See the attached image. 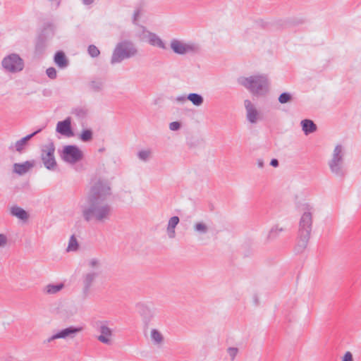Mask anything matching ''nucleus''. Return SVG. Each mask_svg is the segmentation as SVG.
<instances>
[{"label":"nucleus","mask_w":361,"mask_h":361,"mask_svg":"<svg viewBox=\"0 0 361 361\" xmlns=\"http://www.w3.org/2000/svg\"><path fill=\"white\" fill-rule=\"evenodd\" d=\"M87 265L90 269H93L92 271H101V262L98 259H90L87 262Z\"/></svg>","instance_id":"cd10ccee"},{"label":"nucleus","mask_w":361,"mask_h":361,"mask_svg":"<svg viewBox=\"0 0 361 361\" xmlns=\"http://www.w3.org/2000/svg\"><path fill=\"white\" fill-rule=\"evenodd\" d=\"M9 148L11 150H13V146H11Z\"/></svg>","instance_id":"09e8293b"},{"label":"nucleus","mask_w":361,"mask_h":361,"mask_svg":"<svg viewBox=\"0 0 361 361\" xmlns=\"http://www.w3.org/2000/svg\"><path fill=\"white\" fill-rule=\"evenodd\" d=\"M101 273V271H89L83 274L82 276V293L85 295L89 294L91 288Z\"/></svg>","instance_id":"9d476101"},{"label":"nucleus","mask_w":361,"mask_h":361,"mask_svg":"<svg viewBox=\"0 0 361 361\" xmlns=\"http://www.w3.org/2000/svg\"><path fill=\"white\" fill-rule=\"evenodd\" d=\"M176 101L180 103L185 102L188 99L185 96H179L176 97Z\"/></svg>","instance_id":"c03bdc74"},{"label":"nucleus","mask_w":361,"mask_h":361,"mask_svg":"<svg viewBox=\"0 0 361 361\" xmlns=\"http://www.w3.org/2000/svg\"><path fill=\"white\" fill-rule=\"evenodd\" d=\"M137 49L129 41H123L118 43L113 52L111 63L112 64L121 63L124 59L134 56L137 54Z\"/></svg>","instance_id":"39448f33"},{"label":"nucleus","mask_w":361,"mask_h":361,"mask_svg":"<svg viewBox=\"0 0 361 361\" xmlns=\"http://www.w3.org/2000/svg\"><path fill=\"white\" fill-rule=\"evenodd\" d=\"M136 308L139 314L142 316L144 322L147 325L154 317L152 310L149 307L142 303H138L136 305Z\"/></svg>","instance_id":"4468645a"},{"label":"nucleus","mask_w":361,"mask_h":361,"mask_svg":"<svg viewBox=\"0 0 361 361\" xmlns=\"http://www.w3.org/2000/svg\"><path fill=\"white\" fill-rule=\"evenodd\" d=\"M11 214L13 216L18 218L22 221H27L29 218L28 213L23 208L18 206H13L11 208Z\"/></svg>","instance_id":"412c9836"},{"label":"nucleus","mask_w":361,"mask_h":361,"mask_svg":"<svg viewBox=\"0 0 361 361\" xmlns=\"http://www.w3.org/2000/svg\"><path fill=\"white\" fill-rule=\"evenodd\" d=\"M7 243V238L4 234H0V246L4 247Z\"/></svg>","instance_id":"79ce46f5"},{"label":"nucleus","mask_w":361,"mask_h":361,"mask_svg":"<svg viewBox=\"0 0 361 361\" xmlns=\"http://www.w3.org/2000/svg\"><path fill=\"white\" fill-rule=\"evenodd\" d=\"M54 63L60 68H65L68 66V59L62 51H57L54 58Z\"/></svg>","instance_id":"6ab92c4d"},{"label":"nucleus","mask_w":361,"mask_h":361,"mask_svg":"<svg viewBox=\"0 0 361 361\" xmlns=\"http://www.w3.org/2000/svg\"><path fill=\"white\" fill-rule=\"evenodd\" d=\"M187 99L197 106H201L204 102L202 96L197 93L189 94L187 96Z\"/></svg>","instance_id":"b1692460"},{"label":"nucleus","mask_w":361,"mask_h":361,"mask_svg":"<svg viewBox=\"0 0 361 361\" xmlns=\"http://www.w3.org/2000/svg\"><path fill=\"white\" fill-rule=\"evenodd\" d=\"M87 112V109L83 107L76 108L73 111V114L80 118H85Z\"/></svg>","instance_id":"473e14b6"},{"label":"nucleus","mask_w":361,"mask_h":361,"mask_svg":"<svg viewBox=\"0 0 361 361\" xmlns=\"http://www.w3.org/2000/svg\"><path fill=\"white\" fill-rule=\"evenodd\" d=\"M56 130L57 133L66 137L73 136V132L71 128V118L67 117L62 121H59L56 125Z\"/></svg>","instance_id":"9b49d317"},{"label":"nucleus","mask_w":361,"mask_h":361,"mask_svg":"<svg viewBox=\"0 0 361 361\" xmlns=\"http://www.w3.org/2000/svg\"><path fill=\"white\" fill-rule=\"evenodd\" d=\"M78 247L79 245L75 235H72L70 238L66 250L68 252L76 251L78 249Z\"/></svg>","instance_id":"bb28decb"},{"label":"nucleus","mask_w":361,"mask_h":361,"mask_svg":"<svg viewBox=\"0 0 361 361\" xmlns=\"http://www.w3.org/2000/svg\"><path fill=\"white\" fill-rule=\"evenodd\" d=\"M179 221H180L179 217L177 216H174L169 219L168 225H167V228H166V232H167L169 238H175V236H176L175 228H176V226L178 224Z\"/></svg>","instance_id":"a211bd4d"},{"label":"nucleus","mask_w":361,"mask_h":361,"mask_svg":"<svg viewBox=\"0 0 361 361\" xmlns=\"http://www.w3.org/2000/svg\"><path fill=\"white\" fill-rule=\"evenodd\" d=\"M292 100V95L288 92H283L279 97V102L281 104H286Z\"/></svg>","instance_id":"72a5a7b5"},{"label":"nucleus","mask_w":361,"mask_h":361,"mask_svg":"<svg viewBox=\"0 0 361 361\" xmlns=\"http://www.w3.org/2000/svg\"><path fill=\"white\" fill-rule=\"evenodd\" d=\"M329 166L331 173L336 176L343 177L346 174L343 147L341 145H337L335 147L332 157L329 161Z\"/></svg>","instance_id":"20e7f679"},{"label":"nucleus","mask_w":361,"mask_h":361,"mask_svg":"<svg viewBox=\"0 0 361 361\" xmlns=\"http://www.w3.org/2000/svg\"><path fill=\"white\" fill-rule=\"evenodd\" d=\"M151 339L156 345H160L164 342V336L157 329H153L151 331Z\"/></svg>","instance_id":"393cba45"},{"label":"nucleus","mask_w":361,"mask_h":361,"mask_svg":"<svg viewBox=\"0 0 361 361\" xmlns=\"http://www.w3.org/2000/svg\"><path fill=\"white\" fill-rule=\"evenodd\" d=\"M238 82L254 95L262 96L269 92V82L264 74L240 77Z\"/></svg>","instance_id":"7ed1b4c3"},{"label":"nucleus","mask_w":361,"mask_h":361,"mask_svg":"<svg viewBox=\"0 0 361 361\" xmlns=\"http://www.w3.org/2000/svg\"><path fill=\"white\" fill-rule=\"evenodd\" d=\"M82 331V327L71 326L57 331L59 338L73 339L75 336Z\"/></svg>","instance_id":"f8f14e48"},{"label":"nucleus","mask_w":361,"mask_h":361,"mask_svg":"<svg viewBox=\"0 0 361 361\" xmlns=\"http://www.w3.org/2000/svg\"><path fill=\"white\" fill-rule=\"evenodd\" d=\"M193 228L194 231L199 234H206L209 231L208 226L202 221L195 223L193 226Z\"/></svg>","instance_id":"a878e982"},{"label":"nucleus","mask_w":361,"mask_h":361,"mask_svg":"<svg viewBox=\"0 0 361 361\" xmlns=\"http://www.w3.org/2000/svg\"><path fill=\"white\" fill-rule=\"evenodd\" d=\"M139 16H140V11L136 10L133 14V23L134 24H135V25L137 24V22Z\"/></svg>","instance_id":"37998d69"},{"label":"nucleus","mask_w":361,"mask_h":361,"mask_svg":"<svg viewBox=\"0 0 361 361\" xmlns=\"http://www.w3.org/2000/svg\"><path fill=\"white\" fill-rule=\"evenodd\" d=\"M180 128V123L178 121L171 122L169 124V128L171 130L175 131L179 130Z\"/></svg>","instance_id":"ea45409f"},{"label":"nucleus","mask_w":361,"mask_h":361,"mask_svg":"<svg viewBox=\"0 0 361 361\" xmlns=\"http://www.w3.org/2000/svg\"><path fill=\"white\" fill-rule=\"evenodd\" d=\"M314 211L313 207L309 204H303L302 214L299 221L298 241L295 248L298 253L302 252L307 246L312 228Z\"/></svg>","instance_id":"f03ea898"},{"label":"nucleus","mask_w":361,"mask_h":361,"mask_svg":"<svg viewBox=\"0 0 361 361\" xmlns=\"http://www.w3.org/2000/svg\"><path fill=\"white\" fill-rule=\"evenodd\" d=\"M342 361H353L352 353L349 351L346 352L343 357Z\"/></svg>","instance_id":"a19ab883"},{"label":"nucleus","mask_w":361,"mask_h":361,"mask_svg":"<svg viewBox=\"0 0 361 361\" xmlns=\"http://www.w3.org/2000/svg\"><path fill=\"white\" fill-rule=\"evenodd\" d=\"M82 3L85 5H90L94 2V0H82Z\"/></svg>","instance_id":"de8ad7c7"},{"label":"nucleus","mask_w":361,"mask_h":361,"mask_svg":"<svg viewBox=\"0 0 361 361\" xmlns=\"http://www.w3.org/2000/svg\"><path fill=\"white\" fill-rule=\"evenodd\" d=\"M46 73L47 76L51 80L56 79L57 77L56 70L54 67L48 68L46 71Z\"/></svg>","instance_id":"e433bc0d"},{"label":"nucleus","mask_w":361,"mask_h":361,"mask_svg":"<svg viewBox=\"0 0 361 361\" xmlns=\"http://www.w3.org/2000/svg\"><path fill=\"white\" fill-rule=\"evenodd\" d=\"M170 47L173 51L179 55H185L199 51V46L193 43H185L177 39L171 41Z\"/></svg>","instance_id":"0eeeda50"},{"label":"nucleus","mask_w":361,"mask_h":361,"mask_svg":"<svg viewBox=\"0 0 361 361\" xmlns=\"http://www.w3.org/2000/svg\"><path fill=\"white\" fill-rule=\"evenodd\" d=\"M283 231V228H279V226H275L271 228L270 230L269 234H268V238L269 239H274L276 238L279 233Z\"/></svg>","instance_id":"c85d7f7f"},{"label":"nucleus","mask_w":361,"mask_h":361,"mask_svg":"<svg viewBox=\"0 0 361 361\" xmlns=\"http://www.w3.org/2000/svg\"><path fill=\"white\" fill-rule=\"evenodd\" d=\"M111 194L109 180L99 178L93 182L85 198V203L81 207L84 219L87 222L97 223H104L110 219L112 207L107 200Z\"/></svg>","instance_id":"f257e3e1"},{"label":"nucleus","mask_w":361,"mask_h":361,"mask_svg":"<svg viewBox=\"0 0 361 361\" xmlns=\"http://www.w3.org/2000/svg\"><path fill=\"white\" fill-rule=\"evenodd\" d=\"M99 331L101 335L98 336V340L103 343L109 344L111 340L109 337L111 336L112 331L106 325H102Z\"/></svg>","instance_id":"aec40b11"},{"label":"nucleus","mask_w":361,"mask_h":361,"mask_svg":"<svg viewBox=\"0 0 361 361\" xmlns=\"http://www.w3.org/2000/svg\"><path fill=\"white\" fill-rule=\"evenodd\" d=\"M228 353L229 354L231 360H233L238 353V349L234 347H230L227 350Z\"/></svg>","instance_id":"58836bf2"},{"label":"nucleus","mask_w":361,"mask_h":361,"mask_svg":"<svg viewBox=\"0 0 361 361\" xmlns=\"http://www.w3.org/2000/svg\"><path fill=\"white\" fill-rule=\"evenodd\" d=\"M64 288V284L60 283L58 284L49 283L44 287L43 293L47 295H54L61 291Z\"/></svg>","instance_id":"5701e85b"},{"label":"nucleus","mask_w":361,"mask_h":361,"mask_svg":"<svg viewBox=\"0 0 361 361\" xmlns=\"http://www.w3.org/2000/svg\"><path fill=\"white\" fill-rule=\"evenodd\" d=\"M61 159L69 164H73L83 158V153L76 145H66L61 154Z\"/></svg>","instance_id":"1a4fd4ad"},{"label":"nucleus","mask_w":361,"mask_h":361,"mask_svg":"<svg viewBox=\"0 0 361 361\" xmlns=\"http://www.w3.org/2000/svg\"><path fill=\"white\" fill-rule=\"evenodd\" d=\"M279 161L276 159H272L271 160V162H270V165L274 166V167H277L279 166Z\"/></svg>","instance_id":"a18cd8bd"},{"label":"nucleus","mask_w":361,"mask_h":361,"mask_svg":"<svg viewBox=\"0 0 361 361\" xmlns=\"http://www.w3.org/2000/svg\"><path fill=\"white\" fill-rule=\"evenodd\" d=\"M33 166L34 164L29 161H26L22 164L16 163L13 164V171L19 175H23Z\"/></svg>","instance_id":"f3484780"},{"label":"nucleus","mask_w":361,"mask_h":361,"mask_svg":"<svg viewBox=\"0 0 361 361\" xmlns=\"http://www.w3.org/2000/svg\"><path fill=\"white\" fill-rule=\"evenodd\" d=\"M300 124L302 129L306 135L314 133L317 129V125L310 119L302 120Z\"/></svg>","instance_id":"4be33fe9"},{"label":"nucleus","mask_w":361,"mask_h":361,"mask_svg":"<svg viewBox=\"0 0 361 361\" xmlns=\"http://www.w3.org/2000/svg\"><path fill=\"white\" fill-rule=\"evenodd\" d=\"M87 51L88 54L94 58L97 57L100 54L99 49L93 44H91L88 47Z\"/></svg>","instance_id":"c9c22d12"},{"label":"nucleus","mask_w":361,"mask_h":361,"mask_svg":"<svg viewBox=\"0 0 361 361\" xmlns=\"http://www.w3.org/2000/svg\"><path fill=\"white\" fill-rule=\"evenodd\" d=\"M142 28L144 30V37L147 39L149 44L163 49H166L164 42L158 35L149 31H146L144 27H142Z\"/></svg>","instance_id":"ddd939ff"},{"label":"nucleus","mask_w":361,"mask_h":361,"mask_svg":"<svg viewBox=\"0 0 361 361\" xmlns=\"http://www.w3.org/2000/svg\"><path fill=\"white\" fill-rule=\"evenodd\" d=\"M3 68L8 72L17 73L23 69V60L17 54H11L4 57L1 62Z\"/></svg>","instance_id":"423d86ee"},{"label":"nucleus","mask_w":361,"mask_h":361,"mask_svg":"<svg viewBox=\"0 0 361 361\" xmlns=\"http://www.w3.org/2000/svg\"><path fill=\"white\" fill-rule=\"evenodd\" d=\"M46 47V42L43 37L40 36L38 37L36 43V49L38 51H42Z\"/></svg>","instance_id":"f704fd0d"},{"label":"nucleus","mask_w":361,"mask_h":361,"mask_svg":"<svg viewBox=\"0 0 361 361\" xmlns=\"http://www.w3.org/2000/svg\"><path fill=\"white\" fill-rule=\"evenodd\" d=\"M103 82L102 80H93L90 83V87L94 92H99L102 89Z\"/></svg>","instance_id":"7c9ffc66"},{"label":"nucleus","mask_w":361,"mask_h":361,"mask_svg":"<svg viewBox=\"0 0 361 361\" xmlns=\"http://www.w3.org/2000/svg\"><path fill=\"white\" fill-rule=\"evenodd\" d=\"M152 154V151L150 149L141 150L137 153L138 158L144 161H147Z\"/></svg>","instance_id":"c756f323"},{"label":"nucleus","mask_w":361,"mask_h":361,"mask_svg":"<svg viewBox=\"0 0 361 361\" xmlns=\"http://www.w3.org/2000/svg\"><path fill=\"white\" fill-rule=\"evenodd\" d=\"M54 152L55 146L53 142L42 146L41 149V159L44 166L49 170H54L56 166Z\"/></svg>","instance_id":"6e6552de"},{"label":"nucleus","mask_w":361,"mask_h":361,"mask_svg":"<svg viewBox=\"0 0 361 361\" xmlns=\"http://www.w3.org/2000/svg\"><path fill=\"white\" fill-rule=\"evenodd\" d=\"M80 139L83 142L90 141L92 139V131L90 129L84 130L80 135Z\"/></svg>","instance_id":"2f4dec72"},{"label":"nucleus","mask_w":361,"mask_h":361,"mask_svg":"<svg viewBox=\"0 0 361 361\" xmlns=\"http://www.w3.org/2000/svg\"><path fill=\"white\" fill-rule=\"evenodd\" d=\"M244 104L247 120L252 123H256L258 118V111L254 104L248 99L245 100Z\"/></svg>","instance_id":"2eb2a0df"},{"label":"nucleus","mask_w":361,"mask_h":361,"mask_svg":"<svg viewBox=\"0 0 361 361\" xmlns=\"http://www.w3.org/2000/svg\"><path fill=\"white\" fill-rule=\"evenodd\" d=\"M40 131H41V129H39V130L35 131L34 133H32L30 135H27V136L23 137L22 139L18 140L15 143L16 150L18 152L21 153L23 152V150L24 149L25 147L26 146L27 141H29L32 137H33L35 135L39 133Z\"/></svg>","instance_id":"dca6fc26"},{"label":"nucleus","mask_w":361,"mask_h":361,"mask_svg":"<svg viewBox=\"0 0 361 361\" xmlns=\"http://www.w3.org/2000/svg\"><path fill=\"white\" fill-rule=\"evenodd\" d=\"M257 166L260 169L263 168L264 167V161L262 159H257Z\"/></svg>","instance_id":"49530a36"},{"label":"nucleus","mask_w":361,"mask_h":361,"mask_svg":"<svg viewBox=\"0 0 361 361\" xmlns=\"http://www.w3.org/2000/svg\"><path fill=\"white\" fill-rule=\"evenodd\" d=\"M56 339H59L58 337L57 333H56V334H53L52 336H51L50 337L44 339L42 341V343H43V345L48 346L50 343H51L52 341H54Z\"/></svg>","instance_id":"4c0bfd02"}]
</instances>
